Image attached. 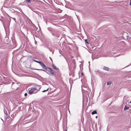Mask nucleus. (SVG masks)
Listing matches in <instances>:
<instances>
[{"mask_svg":"<svg viewBox=\"0 0 131 131\" xmlns=\"http://www.w3.org/2000/svg\"><path fill=\"white\" fill-rule=\"evenodd\" d=\"M129 108V107H127L126 106H125L124 108V110L125 111H126V110L128 109Z\"/></svg>","mask_w":131,"mask_h":131,"instance_id":"6","label":"nucleus"},{"mask_svg":"<svg viewBox=\"0 0 131 131\" xmlns=\"http://www.w3.org/2000/svg\"><path fill=\"white\" fill-rule=\"evenodd\" d=\"M40 65L43 69H45L47 70V67H46V66L45 65L43 62H41Z\"/></svg>","mask_w":131,"mask_h":131,"instance_id":"4","label":"nucleus"},{"mask_svg":"<svg viewBox=\"0 0 131 131\" xmlns=\"http://www.w3.org/2000/svg\"><path fill=\"white\" fill-rule=\"evenodd\" d=\"M38 70H43L44 71H46L44 70H42V69H37Z\"/></svg>","mask_w":131,"mask_h":131,"instance_id":"17","label":"nucleus"},{"mask_svg":"<svg viewBox=\"0 0 131 131\" xmlns=\"http://www.w3.org/2000/svg\"><path fill=\"white\" fill-rule=\"evenodd\" d=\"M103 69L106 71H108L109 70V68L107 67L104 66L103 68Z\"/></svg>","mask_w":131,"mask_h":131,"instance_id":"5","label":"nucleus"},{"mask_svg":"<svg viewBox=\"0 0 131 131\" xmlns=\"http://www.w3.org/2000/svg\"><path fill=\"white\" fill-rule=\"evenodd\" d=\"M12 18L15 21H16V19L15 18Z\"/></svg>","mask_w":131,"mask_h":131,"instance_id":"14","label":"nucleus"},{"mask_svg":"<svg viewBox=\"0 0 131 131\" xmlns=\"http://www.w3.org/2000/svg\"><path fill=\"white\" fill-rule=\"evenodd\" d=\"M85 42H86L87 44H89V40L88 39H85Z\"/></svg>","mask_w":131,"mask_h":131,"instance_id":"9","label":"nucleus"},{"mask_svg":"<svg viewBox=\"0 0 131 131\" xmlns=\"http://www.w3.org/2000/svg\"><path fill=\"white\" fill-rule=\"evenodd\" d=\"M27 93H25V94H24V95H25V96H27Z\"/></svg>","mask_w":131,"mask_h":131,"instance_id":"15","label":"nucleus"},{"mask_svg":"<svg viewBox=\"0 0 131 131\" xmlns=\"http://www.w3.org/2000/svg\"><path fill=\"white\" fill-rule=\"evenodd\" d=\"M30 1L31 0H26V2L27 3H29Z\"/></svg>","mask_w":131,"mask_h":131,"instance_id":"12","label":"nucleus"},{"mask_svg":"<svg viewBox=\"0 0 131 131\" xmlns=\"http://www.w3.org/2000/svg\"><path fill=\"white\" fill-rule=\"evenodd\" d=\"M129 5H131V0H130V3H129Z\"/></svg>","mask_w":131,"mask_h":131,"instance_id":"16","label":"nucleus"},{"mask_svg":"<svg viewBox=\"0 0 131 131\" xmlns=\"http://www.w3.org/2000/svg\"><path fill=\"white\" fill-rule=\"evenodd\" d=\"M66 131H67V130H66Z\"/></svg>","mask_w":131,"mask_h":131,"instance_id":"21","label":"nucleus"},{"mask_svg":"<svg viewBox=\"0 0 131 131\" xmlns=\"http://www.w3.org/2000/svg\"><path fill=\"white\" fill-rule=\"evenodd\" d=\"M34 61H35V62H36L37 63H39L40 64L41 63V62H40V61H37L35 60H34Z\"/></svg>","mask_w":131,"mask_h":131,"instance_id":"10","label":"nucleus"},{"mask_svg":"<svg viewBox=\"0 0 131 131\" xmlns=\"http://www.w3.org/2000/svg\"><path fill=\"white\" fill-rule=\"evenodd\" d=\"M28 91L29 93L30 94L37 93L34 87L29 88L28 89Z\"/></svg>","mask_w":131,"mask_h":131,"instance_id":"1","label":"nucleus"},{"mask_svg":"<svg viewBox=\"0 0 131 131\" xmlns=\"http://www.w3.org/2000/svg\"><path fill=\"white\" fill-rule=\"evenodd\" d=\"M34 87L35 88L37 92L38 91H39L41 88V86L39 85H36Z\"/></svg>","mask_w":131,"mask_h":131,"instance_id":"3","label":"nucleus"},{"mask_svg":"<svg viewBox=\"0 0 131 131\" xmlns=\"http://www.w3.org/2000/svg\"><path fill=\"white\" fill-rule=\"evenodd\" d=\"M97 116H96V117H95V118H97Z\"/></svg>","mask_w":131,"mask_h":131,"instance_id":"19","label":"nucleus"},{"mask_svg":"<svg viewBox=\"0 0 131 131\" xmlns=\"http://www.w3.org/2000/svg\"><path fill=\"white\" fill-rule=\"evenodd\" d=\"M130 103H131V101L130 102Z\"/></svg>","mask_w":131,"mask_h":131,"instance_id":"20","label":"nucleus"},{"mask_svg":"<svg viewBox=\"0 0 131 131\" xmlns=\"http://www.w3.org/2000/svg\"><path fill=\"white\" fill-rule=\"evenodd\" d=\"M96 113H97V112H96V110L92 112V114H93V115L94 114H96Z\"/></svg>","mask_w":131,"mask_h":131,"instance_id":"7","label":"nucleus"},{"mask_svg":"<svg viewBox=\"0 0 131 131\" xmlns=\"http://www.w3.org/2000/svg\"><path fill=\"white\" fill-rule=\"evenodd\" d=\"M81 74L82 75H83V73H82V72L81 73Z\"/></svg>","mask_w":131,"mask_h":131,"instance_id":"18","label":"nucleus"},{"mask_svg":"<svg viewBox=\"0 0 131 131\" xmlns=\"http://www.w3.org/2000/svg\"><path fill=\"white\" fill-rule=\"evenodd\" d=\"M52 67L53 68L55 69H58V68H57L54 65H52Z\"/></svg>","mask_w":131,"mask_h":131,"instance_id":"8","label":"nucleus"},{"mask_svg":"<svg viewBox=\"0 0 131 131\" xmlns=\"http://www.w3.org/2000/svg\"><path fill=\"white\" fill-rule=\"evenodd\" d=\"M49 89V88H48L46 90H44L43 91H42V92H45L47 91Z\"/></svg>","mask_w":131,"mask_h":131,"instance_id":"13","label":"nucleus"},{"mask_svg":"<svg viewBox=\"0 0 131 131\" xmlns=\"http://www.w3.org/2000/svg\"><path fill=\"white\" fill-rule=\"evenodd\" d=\"M47 70L49 71L51 73L52 75H55V74L54 73V71L51 68L49 67H47Z\"/></svg>","mask_w":131,"mask_h":131,"instance_id":"2","label":"nucleus"},{"mask_svg":"<svg viewBox=\"0 0 131 131\" xmlns=\"http://www.w3.org/2000/svg\"><path fill=\"white\" fill-rule=\"evenodd\" d=\"M111 82L110 81H108L107 83V84L108 85H110L111 84Z\"/></svg>","mask_w":131,"mask_h":131,"instance_id":"11","label":"nucleus"}]
</instances>
